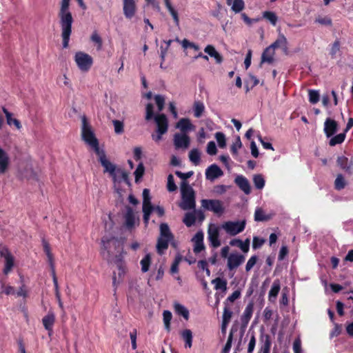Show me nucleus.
<instances>
[{"mask_svg":"<svg viewBox=\"0 0 353 353\" xmlns=\"http://www.w3.org/2000/svg\"><path fill=\"white\" fill-rule=\"evenodd\" d=\"M70 0H62L59 12V24L61 29L62 44L64 48L69 45L72 34V26L74 21L71 12L69 10Z\"/></svg>","mask_w":353,"mask_h":353,"instance_id":"nucleus-1","label":"nucleus"},{"mask_svg":"<svg viewBox=\"0 0 353 353\" xmlns=\"http://www.w3.org/2000/svg\"><path fill=\"white\" fill-rule=\"evenodd\" d=\"M146 121L154 119L157 124V132L160 134H165L168 129V121L166 116L164 114L154 115V105L152 103H148L145 107V117Z\"/></svg>","mask_w":353,"mask_h":353,"instance_id":"nucleus-2","label":"nucleus"},{"mask_svg":"<svg viewBox=\"0 0 353 353\" xmlns=\"http://www.w3.org/2000/svg\"><path fill=\"white\" fill-rule=\"evenodd\" d=\"M182 202L180 207L185 210L194 209L196 206L195 193L193 188L186 181L181 185Z\"/></svg>","mask_w":353,"mask_h":353,"instance_id":"nucleus-3","label":"nucleus"},{"mask_svg":"<svg viewBox=\"0 0 353 353\" xmlns=\"http://www.w3.org/2000/svg\"><path fill=\"white\" fill-rule=\"evenodd\" d=\"M81 137L86 144L92 147L99 143L85 116L81 117Z\"/></svg>","mask_w":353,"mask_h":353,"instance_id":"nucleus-4","label":"nucleus"},{"mask_svg":"<svg viewBox=\"0 0 353 353\" xmlns=\"http://www.w3.org/2000/svg\"><path fill=\"white\" fill-rule=\"evenodd\" d=\"M101 243L103 245V250L107 252L108 257H110L113 253L112 248L117 252H119L123 249L121 242L115 236H104L101 239Z\"/></svg>","mask_w":353,"mask_h":353,"instance_id":"nucleus-5","label":"nucleus"},{"mask_svg":"<svg viewBox=\"0 0 353 353\" xmlns=\"http://www.w3.org/2000/svg\"><path fill=\"white\" fill-rule=\"evenodd\" d=\"M74 61L82 72H88L93 64V59L88 54L79 51L75 53Z\"/></svg>","mask_w":353,"mask_h":353,"instance_id":"nucleus-6","label":"nucleus"},{"mask_svg":"<svg viewBox=\"0 0 353 353\" xmlns=\"http://www.w3.org/2000/svg\"><path fill=\"white\" fill-rule=\"evenodd\" d=\"M245 228V221H226L222 225V228L230 236H235L243 232Z\"/></svg>","mask_w":353,"mask_h":353,"instance_id":"nucleus-7","label":"nucleus"},{"mask_svg":"<svg viewBox=\"0 0 353 353\" xmlns=\"http://www.w3.org/2000/svg\"><path fill=\"white\" fill-rule=\"evenodd\" d=\"M201 206L209 211H212L216 214H221L224 212L223 203L217 199H202Z\"/></svg>","mask_w":353,"mask_h":353,"instance_id":"nucleus-8","label":"nucleus"},{"mask_svg":"<svg viewBox=\"0 0 353 353\" xmlns=\"http://www.w3.org/2000/svg\"><path fill=\"white\" fill-rule=\"evenodd\" d=\"M137 10L135 0H123V12L126 19H131L135 15Z\"/></svg>","mask_w":353,"mask_h":353,"instance_id":"nucleus-9","label":"nucleus"},{"mask_svg":"<svg viewBox=\"0 0 353 353\" xmlns=\"http://www.w3.org/2000/svg\"><path fill=\"white\" fill-rule=\"evenodd\" d=\"M245 261V256L239 253H232L228 257L227 266L230 270L237 268Z\"/></svg>","mask_w":353,"mask_h":353,"instance_id":"nucleus-10","label":"nucleus"},{"mask_svg":"<svg viewBox=\"0 0 353 353\" xmlns=\"http://www.w3.org/2000/svg\"><path fill=\"white\" fill-rule=\"evenodd\" d=\"M190 139L187 134L176 133L174 135V144L176 149L189 147Z\"/></svg>","mask_w":353,"mask_h":353,"instance_id":"nucleus-11","label":"nucleus"},{"mask_svg":"<svg viewBox=\"0 0 353 353\" xmlns=\"http://www.w3.org/2000/svg\"><path fill=\"white\" fill-rule=\"evenodd\" d=\"M204 234L202 231H198L193 236L192 241L194 242L193 251L196 254L205 250L203 243Z\"/></svg>","mask_w":353,"mask_h":353,"instance_id":"nucleus-12","label":"nucleus"},{"mask_svg":"<svg viewBox=\"0 0 353 353\" xmlns=\"http://www.w3.org/2000/svg\"><path fill=\"white\" fill-rule=\"evenodd\" d=\"M254 311V303L250 302L245 307L243 314L241 316V327L245 328L248 326Z\"/></svg>","mask_w":353,"mask_h":353,"instance_id":"nucleus-13","label":"nucleus"},{"mask_svg":"<svg viewBox=\"0 0 353 353\" xmlns=\"http://www.w3.org/2000/svg\"><path fill=\"white\" fill-rule=\"evenodd\" d=\"M223 174L222 170L216 164L210 165L205 170V177L207 179L213 181L221 176Z\"/></svg>","mask_w":353,"mask_h":353,"instance_id":"nucleus-14","label":"nucleus"},{"mask_svg":"<svg viewBox=\"0 0 353 353\" xmlns=\"http://www.w3.org/2000/svg\"><path fill=\"white\" fill-rule=\"evenodd\" d=\"M5 251H6V254L2 250L0 252V254H1V256L4 257V259H5V266H4L3 272L5 274H8V273H10L11 272L12 268L14 267V257L12 256V255L8 251V249H6Z\"/></svg>","mask_w":353,"mask_h":353,"instance_id":"nucleus-15","label":"nucleus"},{"mask_svg":"<svg viewBox=\"0 0 353 353\" xmlns=\"http://www.w3.org/2000/svg\"><path fill=\"white\" fill-rule=\"evenodd\" d=\"M337 122L330 118H327L324 123V132L327 137L333 136L337 131Z\"/></svg>","mask_w":353,"mask_h":353,"instance_id":"nucleus-16","label":"nucleus"},{"mask_svg":"<svg viewBox=\"0 0 353 353\" xmlns=\"http://www.w3.org/2000/svg\"><path fill=\"white\" fill-rule=\"evenodd\" d=\"M236 185L245 194H249L251 192V187L248 180L242 175L237 176L234 179Z\"/></svg>","mask_w":353,"mask_h":353,"instance_id":"nucleus-17","label":"nucleus"},{"mask_svg":"<svg viewBox=\"0 0 353 353\" xmlns=\"http://www.w3.org/2000/svg\"><path fill=\"white\" fill-rule=\"evenodd\" d=\"M208 240L212 247L216 248L221 245V241L219 239V231L218 228L213 229L209 228L208 230Z\"/></svg>","mask_w":353,"mask_h":353,"instance_id":"nucleus-18","label":"nucleus"},{"mask_svg":"<svg viewBox=\"0 0 353 353\" xmlns=\"http://www.w3.org/2000/svg\"><path fill=\"white\" fill-rule=\"evenodd\" d=\"M174 239H170L169 238H164L159 236L157 243V251L158 254H162L164 251L168 248L169 243H171L173 247H175V243L172 242Z\"/></svg>","mask_w":353,"mask_h":353,"instance_id":"nucleus-19","label":"nucleus"},{"mask_svg":"<svg viewBox=\"0 0 353 353\" xmlns=\"http://www.w3.org/2000/svg\"><path fill=\"white\" fill-rule=\"evenodd\" d=\"M273 49L281 48L283 52L285 54L288 52V41L286 37L283 34H279L276 40L270 45Z\"/></svg>","mask_w":353,"mask_h":353,"instance_id":"nucleus-20","label":"nucleus"},{"mask_svg":"<svg viewBox=\"0 0 353 353\" xmlns=\"http://www.w3.org/2000/svg\"><path fill=\"white\" fill-rule=\"evenodd\" d=\"M275 50L271 48L270 46L267 47L263 52L261 55V60L260 63V65L263 63H268L269 64H271L274 62V55L275 54Z\"/></svg>","mask_w":353,"mask_h":353,"instance_id":"nucleus-21","label":"nucleus"},{"mask_svg":"<svg viewBox=\"0 0 353 353\" xmlns=\"http://www.w3.org/2000/svg\"><path fill=\"white\" fill-rule=\"evenodd\" d=\"M176 127L179 128L182 133L187 134L188 131L194 130V125L188 118L181 119L176 123Z\"/></svg>","mask_w":353,"mask_h":353,"instance_id":"nucleus-22","label":"nucleus"},{"mask_svg":"<svg viewBox=\"0 0 353 353\" xmlns=\"http://www.w3.org/2000/svg\"><path fill=\"white\" fill-rule=\"evenodd\" d=\"M55 322V316L53 312H48L47 315L42 319L43 325L50 336L53 330V325Z\"/></svg>","mask_w":353,"mask_h":353,"instance_id":"nucleus-23","label":"nucleus"},{"mask_svg":"<svg viewBox=\"0 0 353 353\" xmlns=\"http://www.w3.org/2000/svg\"><path fill=\"white\" fill-rule=\"evenodd\" d=\"M10 158L7 152L0 147V174H4L9 166Z\"/></svg>","mask_w":353,"mask_h":353,"instance_id":"nucleus-24","label":"nucleus"},{"mask_svg":"<svg viewBox=\"0 0 353 353\" xmlns=\"http://www.w3.org/2000/svg\"><path fill=\"white\" fill-rule=\"evenodd\" d=\"M281 289V283L279 279L274 281L269 292L268 299L270 302H274Z\"/></svg>","mask_w":353,"mask_h":353,"instance_id":"nucleus-25","label":"nucleus"},{"mask_svg":"<svg viewBox=\"0 0 353 353\" xmlns=\"http://www.w3.org/2000/svg\"><path fill=\"white\" fill-rule=\"evenodd\" d=\"M101 165L104 168V172H108L115 181L117 180V169L115 165L112 164L108 159L103 160L100 162Z\"/></svg>","mask_w":353,"mask_h":353,"instance_id":"nucleus-26","label":"nucleus"},{"mask_svg":"<svg viewBox=\"0 0 353 353\" xmlns=\"http://www.w3.org/2000/svg\"><path fill=\"white\" fill-rule=\"evenodd\" d=\"M230 245L231 246H237L243 252H248L250 249V239H247L244 242H243L241 239H234L230 241Z\"/></svg>","mask_w":353,"mask_h":353,"instance_id":"nucleus-27","label":"nucleus"},{"mask_svg":"<svg viewBox=\"0 0 353 353\" xmlns=\"http://www.w3.org/2000/svg\"><path fill=\"white\" fill-rule=\"evenodd\" d=\"M228 6H232L231 9L235 13H239L245 8V2L243 0H226Z\"/></svg>","mask_w":353,"mask_h":353,"instance_id":"nucleus-28","label":"nucleus"},{"mask_svg":"<svg viewBox=\"0 0 353 353\" xmlns=\"http://www.w3.org/2000/svg\"><path fill=\"white\" fill-rule=\"evenodd\" d=\"M2 110L5 114L8 125H14L18 130H20L22 128L21 122L17 119H13L12 114L5 107L2 108Z\"/></svg>","mask_w":353,"mask_h":353,"instance_id":"nucleus-29","label":"nucleus"},{"mask_svg":"<svg viewBox=\"0 0 353 353\" xmlns=\"http://www.w3.org/2000/svg\"><path fill=\"white\" fill-rule=\"evenodd\" d=\"M174 308L175 312L178 315L182 316L185 320H188L189 311L185 306L176 302L174 303Z\"/></svg>","mask_w":353,"mask_h":353,"instance_id":"nucleus-30","label":"nucleus"},{"mask_svg":"<svg viewBox=\"0 0 353 353\" xmlns=\"http://www.w3.org/2000/svg\"><path fill=\"white\" fill-rule=\"evenodd\" d=\"M205 110V106L202 101H196L193 105L194 116L200 118Z\"/></svg>","mask_w":353,"mask_h":353,"instance_id":"nucleus-31","label":"nucleus"},{"mask_svg":"<svg viewBox=\"0 0 353 353\" xmlns=\"http://www.w3.org/2000/svg\"><path fill=\"white\" fill-rule=\"evenodd\" d=\"M164 238H169L170 239H174V236L171 232L168 225L165 223H162L160 225V235Z\"/></svg>","mask_w":353,"mask_h":353,"instance_id":"nucleus-32","label":"nucleus"},{"mask_svg":"<svg viewBox=\"0 0 353 353\" xmlns=\"http://www.w3.org/2000/svg\"><path fill=\"white\" fill-rule=\"evenodd\" d=\"M52 277H53V283H54V286L55 296L58 301L59 307L61 309H63V305L61 301V294H60L59 290L57 278L56 276L54 270L52 271Z\"/></svg>","mask_w":353,"mask_h":353,"instance_id":"nucleus-33","label":"nucleus"},{"mask_svg":"<svg viewBox=\"0 0 353 353\" xmlns=\"http://www.w3.org/2000/svg\"><path fill=\"white\" fill-rule=\"evenodd\" d=\"M272 216L270 215L265 214L264 211L258 208L256 209L254 212V220L256 221H267L271 219Z\"/></svg>","mask_w":353,"mask_h":353,"instance_id":"nucleus-34","label":"nucleus"},{"mask_svg":"<svg viewBox=\"0 0 353 353\" xmlns=\"http://www.w3.org/2000/svg\"><path fill=\"white\" fill-rule=\"evenodd\" d=\"M142 208H154V206L151 203V197L150 190L145 188L143 190V206Z\"/></svg>","mask_w":353,"mask_h":353,"instance_id":"nucleus-35","label":"nucleus"},{"mask_svg":"<svg viewBox=\"0 0 353 353\" xmlns=\"http://www.w3.org/2000/svg\"><path fill=\"white\" fill-rule=\"evenodd\" d=\"M125 225L127 228H132L134 226L135 218L131 208H129L125 216Z\"/></svg>","mask_w":353,"mask_h":353,"instance_id":"nucleus-36","label":"nucleus"},{"mask_svg":"<svg viewBox=\"0 0 353 353\" xmlns=\"http://www.w3.org/2000/svg\"><path fill=\"white\" fill-rule=\"evenodd\" d=\"M181 337L185 342V347H191L192 345V332L190 330L186 329L181 332Z\"/></svg>","mask_w":353,"mask_h":353,"instance_id":"nucleus-37","label":"nucleus"},{"mask_svg":"<svg viewBox=\"0 0 353 353\" xmlns=\"http://www.w3.org/2000/svg\"><path fill=\"white\" fill-rule=\"evenodd\" d=\"M346 181L341 174H339L334 181V188L336 190H341L346 186Z\"/></svg>","mask_w":353,"mask_h":353,"instance_id":"nucleus-38","label":"nucleus"},{"mask_svg":"<svg viewBox=\"0 0 353 353\" xmlns=\"http://www.w3.org/2000/svg\"><path fill=\"white\" fill-rule=\"evenodd\" d=\"M212 283L214 284L215 290H221L223 292L227 290V281L219 277L216 278L212 281Z\"/></svg>","mask_w":353,"mask_h":353,"instance_id":"nucleus-39","label":"nucleus"},{"mask_svg":"<svg viewBox=\"0 0 353 353\" xmlns=\"http://www.w3.org/2000/svg\"><path fill=\"white\" fill-rule=\"evenodd\" d=\"M140 264L141 265V271L143 272H146L149 270L150 266L151 265V256L150 254H147L141 260Z\"/></svg>","mask_w":353,"mask_h":353,"instance_id":"nucleus-40","label":"nucleus"},{"mask_svg":"<svg viewBox=\"0 0 353 353\" xmlns=\"http://www.w3.org/2000/svg\"><path fill=\"white\" fill-rule=\"evenodd\" d=\"M345 137H346V135H345V132L343 133H340V134L333 137L330 140V142H329L330 145L334 146L337 144L342 143L344 141Z\"/></svg>","mask_w":353,"mask_h":353,"instance_id":"nucleus-41","label":"nucleus"},{"mask_svg":"<svg viewBox=\"0 0 353 353\" xmlns=\"http://www.w3.org/2000/svg\"><path fill=\"white\" fill-rule=\"evenodd\" d=\"M263 18L269 21L273 26H275L276 24L278 17L274 12L265 11L263 12Z\"/></svg>","mask_w":353,"mask_h":353,"instance_id":"nucleus-42","label":"nucleus"},{"mask_svg":"<svg viewBox=\"0 0 353 353\" xmlns=\"http://www.w3.org/2000/svg\"><path fill=\"white\" fill-rule=\"evenodd\" d=\"M163 323L165 328L168 332L170 330V321L172 318V313L169 310H164L163 312Z\"/></svg>","mask_w":353,"mask_h":353,"instance_id":"nucleus-43","label":"nucleus"},{"mask_svg":"<svg viewBox=\"0 0 353 353\" xmlns=\"http://www.w3.org/2000/svg\"><path fill=\"white\" fill-rule=\"evenodd\" d=\"M183 221L187 227H191L193 225L196 221V216L194 213L188 212L185 214Z\"/></svg>","mask_w":353,"mask_h":353,"instance_id":"nucleus-44","label":"nucleus"},{"mask_svg":"<svg viewBox=\"0 0 353 353\" xmlns=\"http://www.w3.org/2000/svg\"><path fill=\"white\" fill-rule=\"evenodd\" d=\"M337 164L341 169L345 171L350 170V165H348V159L345 156H341L337 158Z\"/></svg>","mask_w":353,"mask_h":353,"instance_id":"nucleus-45","label":"nucleus"},{"mask_svg":"<svg viewBox=\"0 0 353 353\" xmlns=\"http://www.w3.org/2000/svg\"><path fill=\"white\" fill-rule=\"evenodd\" d=\"M254 184L257 189H262L265 185V180L261 174H255L253 176Z\"/></svg>","mask_w":353,"mask_h":353,"instance_id":"nucleus-46","label":"nucleus"},{"mask_svg":"<svg viewBox=\"0 0 353 353\" xmlns=\"http://www.w3.org/2000/svg\"><path fill=\"white\" fill-rule=\"evenodd\" d=\"M190 160L194 164L198 165L200 163V153L197 149L192 150L189 153Z\"/></svg>","mask_w":353,"mask_h":353,"instance_id":"nucleus-47","label":"nucleus"},{"mask_svg":"<svg viewBox=\"0 0 353 353\" xmlns=\"http://www.w3.org/2000/svg\"><path fill=\"white\" fill-rule=\"evenodd\" d=\"M91 148H93L94 152L98 156V157H99L98 159H99V162H101L103 160L107 159L105 152V151L103 150H101L99 148V143H97L96 145H93Z\"/></svg>","mask_w":353,"mask_h":353,"instance_id":"nucleus-48","label":"nucleus"},{"mask_svg":"<svg viewBox=\"0 0 353 353\" xmlns=\"http://www.w3.org/2000/svg\"><path fill=\"white\" fill-rule=\"evenodd\" d=\"M232 316V312L230 310L228 307V303L226 302H224V308H223V317L222 321L229 322L231 320V318Z\"/></svg>","mask_w":353,"mask_h":353,"instance_id":"nucleus-49","label":"nucleus"},{"mask_svg":"<svg viewBox=\"0 0 353 353\" xmlns=\"http://www.w3.org/2000/svg\"><path fill=\"white\" fill-rule=\"evenodd\" d=\"M116 264L118 268L119 280H120L122 279V277L124 276L125 273V267L123 264V261L120 258L117 259Z\"/></svg>","mask_w":353,"mask_h":353,"instance_id":"nucleus-50","label":"nucleus"},{"mask_svg":"<svg viewBox=\"0 0 353 353\" xmlns=\"http://www.w3.org/2000/svg\"><path fill=\"white\" fill-rule=\"evenodd\" d=\"M144 172H145V168L143 166V164L142 163H140L134 172V174L135 176V181L137 183L139 181V180L142 178V176H143L144 174Z\"/></svg>","mask_w":353,"mask_h":353,"instance_id":"nucleus-51","label":"nucleus"},{"mask_svg":"<svg viewBox=\"0 0 353 353\" xmlns=\"http://www.w3.org/2000/svg\"><path fill=\"white\" fill-rule=\"evenodd\" d=\"M215 138L221 148H223L226 145L225 136L223 132H218L215 134Z\"/></svg>","mask_w":353,"mask_h":353,"instance_id":"nucleus-52","label":"nucleus"},{"mask_svg":"<svg viewBox=\"0 0 353 353\" xmlns=\"http://www.w3.org/2000/svg\"><path fill=\"white\" fill-rule=\"evenodd\" d=\"M167 189L170 192H174L177 189V186L174 183V176L172 174L168 176Z\"/></svg>","mask_w":353,"mask_h":353,"instance_id":"nucleus-53","label":"nucleus"},{"mask_svg":"<svg viewBox=\"0 0 353 353\" xmlns=\"http://www.w3.org/2000/svg\"><path fill=\"white\" fill-rule=\"evenodd\" d=\"M143 213V223H145V225L147 226L149 223L150 217L152 214V212L154 210V208H142Z\"/></svg>","mask_w":353,"mask_h":353,"instance_id":"nucleus-54","label":"nucleus"},{"mask_svg":"<svg viewBox=\"0 0 353 353\" xmlns=\"http://www.w3.org/2000/svg\"><path fill=\"white\" fill-rule=\"evenodd\" d=\"M319 93L318 91L314 90H309V101L312 103L315 104L319 101Z\"/></svg>","mask_w":353,"mask_h":353,"instance_id":"nucleus-55","label":"nucleus"},{"mask_svg":"<svg viewBox=\"0 0 353 353\" xmlns=\"http://www.w3.org/2000/svg\"><path fill=\"white\" fill-rule=\"evenodd\" d=\"M242 146V143L240 139V137H237L236 139V141L232 143L230 148V151L233 155L237 154L238 149L241 148Z\"/></svg>","mask_w":353,"mask_h":353,"instance_id":"nucleus-56","label":"nucleus"},{"mask_svg":"<svg viewBox=\"0 0 353 353\" xmlns=\"http://www.w3.org/2000/svg\"><path fill=\"white\" fill-rule=\"evenodd\" d=\"M154 100H155L156 104L157 105L158 110L159 112L162 111L163 110L164 105H165L164 97H163L160 94L155 95Z\"/></svg>","mask_w":353,"mask_h":353,"instance_id":"nucleus-57","label":"nucleus"},{"mask_svg":"<svg viewBox=\"0 0 353 353\" xmlns=\"http://www.w3.org/2000/svg\"><path fill=\"white\" fill-rule=\"evenodd\" d=\"M114 127V132L116 134H121L124 131L123 128V123L122 121H120L119 120H113L112 121Z\"/></svg>","mask_w":353,"mask_h":353,"instance_id":"nucleus-58","label":"nucleus"},{"mask_svg":"<svg viewBox=\"0 0 353 353\" xmlns=\"http://www.w3.org/2000/svg\"><path fill=\"white\" fill-rule=\"evenodd\" d=\"M92 41L97 44V50H101L102 47V39L99 34L94 31L91 35Z\"/></svg>","mask_w":353,"mask_h":353,"instance_id":"nucleus-59","label":"nucleus"},{"mask_svg":"<svg viewBox=\"0 0 353 353\" xmlns=\"http://www.w3.org/2000/svg\"><path fill=\"white\" fill-rule=\"evenodd\" d=\"M315 21L323 26H331L332 25V21L331 18L327 16L323 17H319L316 19Z\"/></svg>","mask_w":353,"mask_h":353,"instance_id":"nucleus-60","label":"nucleus"},{"mask_svg":"<svg viewBox=\"0 0 353 353\" xmlns=\"http://www.w3.org/2000/svg\"><path fill=\"white\" fill-rule=\"evenodd\" d=\"M258 261V256L256 255L252 256L248 261L245 265V271L249 272L255 265Z\"/></svg>","mask_w":353,"mask_h":353,"instance_id":"nucleus-61","label":"nucleus"},{"mask_svg":"<svg viewBox=\"0 0 353 353\" xmlns=\"http://www.w3.org/2000/svg\"><path fill=\"white\" fill-rule=\"evenodd\" d=\"M232 339H233V333H232V332H230V333L228 336L227 342L222 350L223 353H228L229 352V351L230 350L231 347H232Z\"/></svg>","mask_w":353,"mask_h":353,"instance_id":"nucleus-62","label":"nucleus"},{"mask_svg":"<svg viewBox=\"0 0 353 353\" xmlns=\"http://www.w3.org/2000/svg\"><path fill=\"white\" fill-rule=\"evenodd\" d=\"M265 243V240L262 238H259L258 236H254L252 241V248L253 249H259L260 248L263 243Z\"/></svg>","mask_w":353,"mask_h":353,"instance_id":"nucleus-63","label":"nucleus"},{"mask_svg":"<svg viewBox=\"0 0 353 353\" xmlns=\"http://www.w3.org/2000/svg\"><path fill=\"white\" fill-rule=\"evenodd\" d=\"M270 347H271V341H270V336H269V335H266L264 344L263 345V346L261 347V350H262L263 353H270Z\"/></svg>","mask_w":353,"mask_h":353,"instance_id":"nucleus-64","label":"nucleus"}]
</instances>
